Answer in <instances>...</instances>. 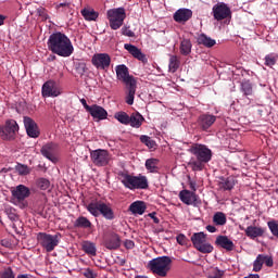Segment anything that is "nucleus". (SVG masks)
Returning a JSON list of instances; mask_svg holds the SVG:
<instances>
[{
	"mask_svg": "<svg viewBox=\"0 0 278 278\" xmlns=\"http://www.w3.org/2000/svg\"><path fill=\"white\" fill-rule=\"evenodd\" d=\"M139 140L140 142H142V144H146L148 149H155V147H157V143L155 142V140L151 139V137L147 135H141Z\"/></svg>",
	"mask_w": 278,
	"mask_h": 278,
	"instance_id": "a19ab883",
	"label": "nucleus"
},
{
	"mask_svg": "<svg viewBox=\"0 0 278 278\" xmlns=\"http://www.w3.org/2000/svg\"><path fill=\"white\" fill-rule=\"evenodd\" d=\"M116 78L119 81H123V84H126V86H131L134 84H137L136 78L131 75H129V67L125 64L116 65L115 67Z\"/></svg>",
	"mask_w": 278,
	"mask_h": 278,
	"instance_id": "4468645a",
	"label": "nucleus"
},
{
	"mask_svg": "<svg viewBox=\"0 0 278 278\" xmlns=\"http://www.w3.org/2000/svg\"><path fill=\"white\" fill-rule=\"evenodd\" d=\"M89 114L90 116H92V118H96L97 121H105L108 118V111L99 104L91 105Z\"/></svg>",
	"mask_w": 278,
	"mask_h": 278,
	"instance_id": "4be33fe9",
	"label": "nucleus"
},
{
	"mask_svg": "<svg viewBox=\"0 0 278 278\" xmlns=\"http://www.w3.org/2000/svg\"><path fill=\"white\" fill-rule=\"evenodd\" d=\"M276 193L278 194V189L276 190Z\"/></svg>",
	"mask_w": 278,
	"mask_h": 278,
	"instance_id": "338daca9",
	"label": "nucleus"
},
{
	"mask_svg": "<svg viewBox=\"0 0 278 278\" xmlns=\"http://www.w3.org/2000/svg\"><path fill=\"white\" fill-rule=\"evenodd\" d=\"M125 264H126V261H125V260H122V261H121V266H125Z\"/></svg>",
	"mask_w": 278,
	"mask_h": 278,
	"instance_id": "0e129e2a",
	"label": "nucleus"
},
{
	"mask_svg": "<svg viewBox=\"0 0 278 278\" xmlns=\"http://www.w3.org/2000/svg\"><path fill=\"white\" fill-rule=\"evenodd\" d=\"M179 64H181L179 58H177V55H170L168 65L169 73H177L179 70Z\"/></svg>",
	"mask_w": 278,
	"mask_h": 278,
	"instance_id": "ea45409f",
	"label": "nucleus"
},
{
	"mask_svg": "<svg viewBox=\"0 0 278 278\" xmlns=\"http://www.w3.org/2000/svg\"><path fill=\"white\" fill-rule=\"evenodd\" d=\"M160 160L157 159H148L146 161V168L150 172V173H157L160 170Z\"/></svg>",
	"mask_w": 278,
	"mask_h": 278,
	"instance_id": "c9c22d12",
	"label": "nucleus"
},
{
	"mask_svg": "<svg viewBox=\"0 0 278 278\" xmlns=\"http://www.w3.org/2000/svg\"><path fill=\"white\" fill-rule=\"evenodd\" d=\"M264 228L257 227V226H249L245 229V236L248 238H251L252 240H255V238H261V236H264Z\"/></svg>",
	"mask_w": 278,
	"mask_h": 278,
	"instance_id": "bb28decb",
	"label": "nucleus"
},
{
	"mask_svg": "<svg viewBox=\"0 0 278 278\" xmlns=\"http://www.w3.org/2000/svg\"><path fill=\"white\" fill-rule=\"evenodd\" d=\"M91 64L98 71H109L112 64V56L108 53H96L91 58Z\"/></svg>",
	"mask_w": 278,
	"mask_h": 278,
	"instance_id": "9b49d317",
	"label": "nucleus"
},
{
	"mask_svg": "<svg viewBox=\"0 0 278 278\" xmlns=\"http://www.w3.org/2000/svg\"><path fill=\"white\" fill-rule=\"evenodd\" d=\"M174 21L176 23H188V21H190V18H192V10L190 9H178L173 16Z\"/></svg>",
	"mask_w": 278,
	"mask_h": 278,
	"instance_id": "412c9836",
	"label": "nucleus"
},
{
	"mask_svg": "<svg viewBox=\"0 0 278 278\" xmlns=\"http://www.w3.org/2000/svg\"><path fill=\"white\" fill-rule=\"evenodd\" d=\"M83 275L86 278H97L98 277L97 273H94V270H92L91 268L85 269Z\"/></svg>",
	"mask_w": 278,
	"mask_h": 278,
	"instance_id": "864d4df0",
	"label": "nucleus"
},
{
	"mask_svg": "<svg viewBox=\"0 0 278 278\" xmlns=\"http://www.w3.org/2000/svg\"><path fill=\"white\" fill-rule=\"evenodd\" d=\"M177 242L180 244V247H188V237L186 235L180 233L176 237Z\"/></svg>",
	"mask_w": 278,
	"mask_h": 278,
	"instance_id": "3c124183",
	"label": "nucleus"
},
{
	"mask_svg": "<svg viewBox=\"0 0 278 278\" xmlns=\"http://www.w3.org/2000/svg\"><path fill=\"white\" fill-rule=\"evenodd\" d=\"M41 94L45 98H55L62 94V90L60 89V86L58 85V83H55V80H48L42 85Z\"/></svg>",
	"mask_w": 278,
	"mask_h": 278,
	"instance_id": "dca6fc26",
	"label": "nucleus"
},
{
	"mask_svg": "<svg viewBox=\"0 0 278 278\" xmlns=\"http://www.w3.org/2000/svg\"><path fill=\"white\" fill-rule=\"evenodd\" d=\"M17 278H31V275L29 274H20Z\"/></svg>",
	"mask_w": 278,
	"mask_h": 278,
	"instance_id": "bf43d9fd",
	"label": "nucleus"
},
{
	"mask_svg": "<svg viewBox=\"0 0 278 278\" xmlns=\"http://www.w3.org/2000/svg\"><path fill=\"white\" fill-rule=\"evenodd\" d=\"M15 170L18 173V175H21L22 177H25L27 175H29V173H31V168H29V166L25 165V164H21L18 163L15 166Z\"/></svg>",
	"mask_w": 278,
	"mask_h": 278,
	"instance_id": "c03bdc74",
	"label": "nucleus"
},
{
	"mask_svg": "<svg viewBox=\"0 0 278 278\" xmlns=\"http://www.w3.org/2000/svg\"><path fill=\"white\" fill-rule=\"evenodd\" d=\"M11 194H12L11 203L20 207V210H25V207L29 205V203L27 202V199H29L31 191L27 186L18 185L12 188Z\"/></svg>",
	"mask_w": 278,
	"mask_h": 278,
	"instance_id": "423d86ee",
	"label": "nucleus"
},
{
	"mask_svg": "<svg viewBox=\"0 0 278 278\" xmlns=\"http://www.w3.org/2000/svg\"><path fill=\"white\" fill-rule=\"evenodd\" d=\"M86 210L91 214V216H94V218H99V216H103L105 220H114L116 218L112 206L101 200L91 201L86 206Z\"/></svg>",
	"mask_w": 278,
	"mask_h": 278,
	"instance_id": "7ed1b4c3",
	"label": "nucleus"
},
{
	"mask_svg": "<svg viewBox=\"0 0 278 278\" xmlns=\"http://www.w3.org/2000/svg\"><path fill=\"white\" fill-rule=\"evenodd\" d=\"M122 36H126L127 38H136V33L131 30L130 26L124 25L121 29Z\"/></svg>",
	"mask_w": 278,
	"mask_h": 278,
	"instance_id": "a18cd8bd",
	"label": "nucleus"
},
{
	"mask_svg": "<svg viewBox=\"0 0 278 278\" xmlns=\"http://www.w3.org/2000/svg\"><path fill=\"white\" fill-rule=\"evenodd\" d=\"M24 127L29 138H38L40 136V128H38V124L31 117L24 116Z\"/></svg>",
	"mask_w": 278,
	"mask_h": 278,
	"instance_id": "f3484780",
	"label": "nucleus"
},
{
	"mask_svg": "<svg viewBox=\"0 0 278 278\" xmlns=\"http://www.w3.org/2000/svg\"><path fill=\"white\" fill-rule=\"evenodd\" d=\"M104 247L105 249H109V251H116V249H121V236L112 233L104 240Z\"/></svg>",
	"mask_w": 278,
	"mask_h": 278,
	"instance_id": "5701e85b",
	"label": "nucleus"
},
{
	"mask_svg": "<svg viewBox=\"0 0 278 278\" xmlns=\"http://www.w3.org/2000/svg\"><path fill=\"white\" fill-rule=\"evenodd\" d=\"M213 16L215 21H225L231 18V9L225 2H218L213 7Z\"/></svg>",
	"mask_w": 278,
	"mask_h": 278,
	"instance_id": "2eb2a0df",
	"label": "nucleus"
},
{
	"mask_svg": "<svg viewBox=\"0 0 278 278\" xmlns=\"http://www.w3.org/2000/svg\"><path fill=\"white\" fill-rule=\"evenodd\" d=\"M80 103L83 108H85L86 112L90 113V110H92V105H88V102L86 99H80Z\"/></svg>",
	"mask_w": 278,
	"mask_h": 278,
	"instance_id": "5fc2aeb1",
	"label": "nucleus"
},
{
	"mask_svg": "<svg viewBox=\"0 0 278 278\" xmlns=\"http://www.w3.org/2000/svg\"><path fill=\"white\" fill-rule=\"evenodd\" d=\"M124 247H125V249H134V247H136V243L134 242V241H131V240H126L125 242H124Z\"/></svg>",
	"mask_w": 278,
	"mask_h": 278,
	"instance_id": "6e6d98bb",
	"label": "nucleus"
},
{
	"mask_svg": "<svg viewBox=\"0 0 278 278\" xmlns=\"http://www.w3.org/2000/svg\"><path fill=\"white\" fill-rule=\"evenodd\" d=\"M80 14L85 21H97V18H99V12L94 11L92 8H84Z\"/></svg>",
	"mask_w": 278,
	"mask_h": 278,
	"instance_id": "cd10ccee",
	"label": "nucleus"
},
{
	"mask_svg": "<svg viewBox=\"0 0 278 278\" xmlns=\"http://www.w3.org/2000/svg\"><path fill=\"white\" fill-rule=\"evenodd\" d=\"M190 188L193 190V192H197V187L194 182H190Z\"/></svg>",
	"mask_w": 278,
	"mask_h": 278,
	"instance_id": "e2e57ef3",
	"label": "nucleus"
},
{
	"mask_svg": "<svg viewBox=\"0 0 278 278\" xmlns=\"http://www.w3.org/2000/svg\"><path fill=\"white\" fill-rule=\"evenodd\" d=\"M263 266H264V263L262 261V254H258L256 256V260L253 263V271L254 273H260V270H262Z\"/></svg>",
	"mask_w": 278,
	"mask_h": 278,
	"instance_id": "49530a36",
	"label": "nucleus"
},
{
	"mask_svg": "<svg viewBox=\"0 0 278 278\" xmlns=\"http://www.w3.org/2000/svg\"><path fill=\"white\" fill-rule=\"evenodd\" d=\"M115 121H118L122 125H129V114L125 111H119L114 114Z\"/></svg>",
	"mask_w": 278,
	"mask_h": 278,
	"instance_id": "58836bf2",
	"label": "nucleus"
},
{
	"mask_svg": "<svg viewBox=\"0 0 278 278\" xmlns=\"http://www.w3.org/2000/svg\"><path fill=\"white\" fill-rule=\"evenodd\" d=\"M240 92L243 97H253V83L251 80H242L240 84Z\"/></svg>",
	"mask_w": 278,
	"mask_h": 278,
	"instance_id": "c85d7f7f",
	"label": "nucleus"
},
{
	"mask_svg": "<svg viewBox=\"0 0 278 278\" xmlns=\"http://www.w3.org/2000/svg\"><path fill=\"white\" fill-rule=\"evenodd\" d=\"M4 213L7 214L8 218H10L13 223L18 220V214L16 213V208L7 205L4 207Z\"/></svg>",
	"mask_w": 278,
	"mask_h": 278,
	"instance_id": "79ce46f5",
	"label": "nucleus"
},
{
	"mask_svg": "<svg viewBox=\"0 0 278 278\" xmlns=\"http://www.w3.org/2000/svg\"><path fill=\"white\" fill-rule=\"evenodd\" d=\"M216 123V116L213 114L204 113L198 117V125L202 131H207L212 125Z\"/></svg>",
	"mask_w": 278,
	"mask_h": 278,
	"instance_id": "a211bd4d",
	"label": "nucleus"
},
{
	"mask_svg": "<svg viewBox=\"0 0 278 278\" xmlns=\"http://www.w3.org/2000/svg\"><path fill=\"white\" fill-rule=\"evenodd\" d=\"M129 212H131V214H139V216H142V214L147 212V204L143 201L132 202L129 205Z\"/></svg>",
	"mask_w": 278,
	"mask_h": 278,
	"instance_id": "a878e982",
	"label": "nucleus"
},
{
	"mask_svg": "<svg viewBox=\"0 0 278 278\" xmlns=\"http://www.w3.org/2000/svg\"><path fill=\"white\" fill-rule=\"evenodd\" d=\"M37 242L43 248L46 253H51L55 251V248L60 244V233L50 235L47 232H38Z\"/></svg>",
	"mask_w": 278,
	"mask_h": 278,
	"instance_id": "6e6552de",
	"label": "nucleus"
},
{
	"mask_svg": "<svg viewBox=\"0 0 278 278\" xmlns=\"http://www.w3.org/2000/svg\"><path fill=\"white\" fill-rule=\"evenodd\" d=\"M150 218H152L153 223H155V225H160V218H157V216H155V213H150L149 214Z\"/></svg>",
	"mask_w": 278,
	"mask_h": 278,
	"instance_id": "4d7b16f0",
	"label": "nucleus"
},
{
	"mask_svg": "<svg viewBox=\"0 0 278 278\" xmlns=\"http://www.w3.org/2000/svg\"><path fill=\"white\" fill-rule=\"evenodd\" d=\"M137 83L132 84V85H127V89H128V93L126 97V103L128 105H134V99L136 97V86Z\"/></svg>",
	"mask_w": 278,
	"mask_h": 278,
	"instance_id": "4c0bfd02",
	"label": "nucleus"
},
{
	"mask_svg": "<svg viewBox=\"0 0 278 278\" xmlns=\"http://www.w3.org/2000/svg\"><path fill=\"white\" fill-rule=\"evenodd\" d=\"M122 184L128 190H147L149 189V179L147 176L139 174L134 176L130 174H122Z\"/></svg>",
	"mask_w": 278,
	"mask_h": 278,
	"instance_id": "39448f33",
	"label": "nucleus"
},
{
	"mask_svg": "<svg viewBox=\"0 0 278 278\" xmlns=\"http://www.w3.org/2000/svg\"><path fill=\"white\" fill-rule=\"evenodd\" d=\"M58 8H68V3L66 2L60 3Z\"/></svg>",
	"mask_w": 278,
	"mask_h": 278,
	"instance_id": "680f3d73",
	"label": "nucleus"
},
{
	"mask_svg": "<svg viewBox=\"0 0 278 278\" xmlns=\"http://www.w3.org/2000/svg\"><path fill=\"white\" fill-rule=\"evenodd\" d=\"M198 45H203V47H206L207 49H212V47L216 45V40L212 39L205 34H201L198 37Z\"/></svg>",
	"mask_w": 278,
	"mask_h": 278,
	"instance_id": "2f4dec72",
	"label": "nucleus"
},
{
	"mask_svg": "<svg viewBox=\"0 0 278 278\" xmlns=\"http://www.w3.org/2000/svg\"><path fill=\"white\" fill-rule=\"evenodd\" d=\"M60 147L55 142H48L43 144L40 149V153L43 157L52 162L53 164H58V151Z\"/></svg>",
	"mask_w": 278,
	"mask_h": 278,
	"instance_id": "ddd939ff",
	"label": "nucleus"
},
{
	"mask_svg": "<svg viewBox=\"0 0 278 278\" xmlns=\"http://www.w3.org/2000/svg\"><path fill=\"white\" fill-rule=\"evenodd\" d=\"M81 250L87 254L91 255V257L97 256V244L90 242V241H84L81 243Z\"/></svg>",
	"mask_w": 278,
	"mask_h": 278,
	"instance_id": "7c9ffc66",
	"label": "nucleus"
},
{
	"mask_svg": "<svg viewBox=\"0 0 278 278\" xmlns=\"http://www.w3.org/2000/svg\"><path fill=\"white\" fill-rule=\"evenodd\" d=\"M179 199L185 205H194L199 201V195L194 191L182 190L179 192Z\"/></svg>",
	"mask_w": 278,
	"mask_h": 278,
	"instance_id": "aec40b11",
	"label": "nucleus"
},
{
	"mask_svg": "<svg viewBox=\"0 0 278 278\" xmlns=\"http://www.w3.org/2000/svg\"><path fill=\"white\" fill-rule=\"evenodd\" d=\"M3 23H5V16L0 14V27L3 25Z\"/></svg>",
	"mask_w": 278,
	"mask_h": 278,
	"instance_id": "052dcab7",
	"label": "nucleus"
},
{
	"mask_svg": "<svg viewBox=\"0 0 278 278\" xmlns=\"http://www.w3.org/2000/svg\"><path fill=\"white\" fill-rule=\"evenodd\" d=\"M262 262L268 268H273V266H275V262L273 261V256L262 254Z\"/></svg>",
	"mask_w": 278,
	"mask_h": 278,
	"instance_id": "09e8293b",
	"label": "nucleus"
},
{
	"mask_svg": "<svg viewBox=\"0 0 278 278\" xmlns=\"http://www.w3.org/2000/svg\"><path fill=\"white\" fill-rule=\"evenodd\" d=\"M215 244L216 247H220V249H225V251H233L236 247L229 237L223 235L216 238Z\"/></svg>",
	"mask_w": 278,
	"mask_h": 278,
	"instance_id": "b1692460",
	"label": "nucleus"
},
{
	"mask_svg": "<svg viewBox=\"0 0 278 278\" xmlns=\"http://www.w3.org/2000/svg\"><path fill=\"white\" fill-rule=\"evenodd\" d=\"M124 49L132 55V58H136V60H139V62H142L143 64H147L149 62V59H147V55L142 53V50H140L138 47L131 45V43H125Z\"/></svg>",
	"mask_w": 278,
	"mask_h": 278,
	"instance_id": "6ab92c4d",
	"label": "nucleus"
},
{
	"mask_svg": "<svg viewBox=\"0 0 278 278\" xmlns=\"http://www.w3.org/2000/svg\"><path fill=\"white\" fill-rule=\"evenodd\" d=\"M180 53L181 55H190L192 53V41L190 39H184L180 42Z\"/></svg>",
	"mask_w": 278,
	"mask_h": 278,
	"instance_id": "f704fd0d",
	"label": "nucleus"
},
{
	"mask_svg": "<svg viewBox=\"0 0 278 278\" xmlns=\"http://www.w3.org/2000/svg\"><path fill=\"white\" fill-rule=\"evenodd\" d=\"M47 45L49 51L60 58H71L75 51L73 42L68 36L64 35V33H54L50 35Z\"/></svg>",
	"mask_w": 278,
	"mask_h": 278,
	"instance_id": "f257e3e1",
	"label": "nucleus"
},
{
	"mask_svg": "<svg viewBox=\"0 0 278 278\" xmlns=\"http://www.w3.org/2000/svg\"><path fill=\"white\" fill-rule=\"evenodd\" d=\"M0 278H16V275H14L12 267H7L2 273H0Z\"/></svg>",
	"mask_w": 278,
	"mask_h": 278,
	"instance_id": "de8ad7c7",
	"label": "nucleus"
},
{
	"mask_svg": "<svg viewBox=\"0 0 278 278\" xmlns=\"http://www.w3.org/2000/svg\"><path fill=\"white\" fill-rule=\"evenodd\" d=\"M206 230H208L210 233H216L217 229L216 226L207 225Z\"/></svg>",
	"mask_w": 278,
	"mask_h": 278,
	"instance_id": "13d9d810",
	"label": "nucleus"
},
{
	"mask_svg": "<svg viewBox=\"0 0 278 278\" xmlns=\"http://www.w3.org/2000/svg\"><path fill=\"white\" fill-rule=\"evenodd\" d=\"M191 242L197 251L204 254H210L214 252V245L207 242V235L205 232H194L191 236Z\"/></svg>",
	"mask_w": 278,
	"mask_h": 278,
	"instance_id": "1a4fd4ad",
	"label": "nucleus"
},
{
	"mask_svg": "<svg viewBox=\"0 0 278 278\" xmlns=\"http://www.w3.org/2000/svg\"><path fill=\"white\" fill-rule=\"evenodd\" d=\"M278 55L275 53H269L265 56V66L273 68L277 64Z\"/></svg>",
	"mask_w": 278,
	"mask_h": 278,
	"instance_id": "37998d69",
	"label": "nucleus"
},
{
	"mask_svg": "<svg viewBox=\"0 0 278 278\" xmlns=\"http://www.w3.org/2000/svg\"><path fill=\"white\" fill-rule=\"evenodd\" d=\"M205 276L207 278H223L225 277V270H220L218 267H208L205 270Z\"/></svg>",
	"mask_w": 278,
	"mask_h": 278,
	"instance_id": "72a5a7b5",
	"label": "nucleus"
},
{
	"mask_svg": "<svg viewBox=\"0 0 278 278\" xmlns=\"http://www.w3.org/2000/svg\"><path fill=\"white\" fill-rule=\"evenodd\" d=\"M188 151L194 156V159L190 160L188 166H190L195 173L203 170V168H205V164H210L214 155L207 146L201 143L191 144Z\"/></svg>",
	"mask_w": 278,
	"mask_h": 278,
	"instance_id": "f03ea898",
	"label": "nucleus"
},
{
	"mask_svg": "<svg viewBox=\"0 0 278 278\" xmlns=\"http://www.w3.org/2000/svg\"><path fill=\"white\" fill-rule=\"evenodd\" d=\"M142 123H144V116H142V114H140L139 112L132 113L129 116L128 125H130V127H134L135 129H140V127H142Z\"/></svg>",
	"mask_w": 278,
	"mask_h": 278,
	"instance_id": "393cba45",
	"label": "nucleus"
},
{
	"mask_svg": "<svg viewBox=\"0 0 278 278\" xmlns=\"http://www.w3.org/2000/svg\"><path fill=\"white\" fill-rule=\"evenodd\" d=\"M90 159L94 166L103 167L112 162V154L105 149H97L90 151Z\"/></svg>",
	"mask_w": 278,
	"mask_h": 278,
	"instance_id": "9d476101",
	"label": "nucleus"
},
{
	"mask_svg": "<svg viewBox=\"0 0 278 278\" xmlns=\"http://www.w3.org/2000/svg\"><path fill=\"white\" fill-rule=\"evenodd\" d=\"M18 131V124L14 119H8L4 126L0 127V137L2 140H14Z\"/></svg>",
	"mask_w": 278,
	"mask_h": 278,
	"instance_id": "f8f14e48",
	"label": "nucleus"
},
{
	"mask_svg": "<svg viewBox=\"0 0 278 278\" xmlns=\"http://www.w3.org/2000/svg\"><path fill=\"white\" fill-rule=\"evenodd\" d=\"M74 227L76 229H90L92 227V223L88 217L85 216H79L75 222H74Z\"/></svg>",
	"mask_w": 278,
	"mask_h": 278,
	"instance_id": "c756f323",
	"label": "nucleus"
},
{
	"mask_svg": "<svg viewBox=\"0 0 278 278\" xmlns=\"http://www.w3.org/2000/svg\"><path fill=\"white\" fill-rule=\"evenodd\" d=\"M106 18L111 29L116 31L117 29H121V27H123L125 24V18H127V11L123 7L110 9L106 11Z\"/></svg>",
	"mask_w": 278,
	"mask_h": 278,
	"instance_id": "0eeeda50",
	"label": "nucleus"
},
{
	"mask_svg": "<svg viewBox=\"0 0 278 278\" xmlns=\"http://www.w3.org/2000/svg\"><path fill=\"white\" fill-rule=\"evenodd\" d=\"M38 186L41 190H48L49 186H51V182H49L47 178H40Z\"/></svg>",
	"mask_w": 278,
	"mask_h": 278,
	"instance_id": "603ef678",
	"label": "nucleus"
},
{
	"mask_svg": "<svg viewBox=\"0 0 278 278\" xmlns=\"http://www.w3.org/2000/svg\"><path fill=\"white\" fill-rule=\"evenodd\" d=\"M213 224L216 225V227H225V225H227V215L223 212H216L213 215Z\"/></svg>",
	"mask_w": 278,
	"mask_h": 278,
	"instance_id": "473e14b6",
	"label": "nucleus"
},
{
	"mask_svg": "<svg viewBox=\"0 0 278 278\" xmlns=\"http://www.w3.org/2000/svg\"><path fill=\"white\" fill-rule=\"evenodd\" d=\"M1 247H4L5 249H14L15 244L12 239L5 238L0 241Z\"/></svg>",
	"mask_w": 278,
	"mask_h": 278,
	"instance_id": "8fccbe9b",
	"label": "nucleus"
},
{
	"mask_svg": "<svg viewBox=\"0 0 278 278\" xmlns=\"http://www.w3.org/2000/svg\"><path fill=\"white\" fill-rule=\"evenodd\" d=\"M233 186H236V179L233 177L223 178L219 182L222 190H233Z\"/></svg>",
	"mask_w": 278,
	"mask_h": 278,
	"instance_id": "e433bc0d",
	"label": "nucleus"
},
{
	"mask_svg": "<svg viewBox=\"0 0 278 278\" xmlns=\"http://www.w3.org/2000/svg\"><path fill=\"white\" fill-rule=\"evenodd\" d=\"M172 266L173 258H170V256H159L156 258H152L148 263L149 270L157 277H168Z\"/></svg>",
	"mask_w": 278,
	"mask_h": 278,
	"instance_id": "20e7f679",
	"label": "nucleus"
},
{
	"mask_svg": "<svg viewBox=\"0 0 278 278\" xmlns=\"http://www.w3.org/2000/svg\"><path fill=\"white\" fill-rule=\"evenodd\" d=\"M52 60H55V55L52 56Z\"/></svg>",
	"mask_w": 278,
	"mask_h": 278,
	"instance_id": "69168bd1",
	"label": "nucleus"
}]
</instances>
